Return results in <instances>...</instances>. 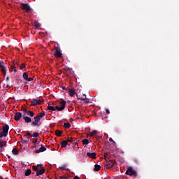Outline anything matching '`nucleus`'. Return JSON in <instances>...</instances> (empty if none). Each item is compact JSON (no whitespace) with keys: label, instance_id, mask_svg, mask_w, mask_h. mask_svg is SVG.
<instances>
[{"label":"nucleus","instance_id":"28","mask_svg":"<svg viewBox=\"0 0 179 179\" xmlns=\"http://www.w3.org/2000/svg\"><path fill=\"white\" fill-rule=\"evenodd\" d=\"M23 78H24V79H25V80H27V79L29 78V75L27 74V73H24Z\"/></svg>","mask_w":179,"mask_h":179},{"label":"nucleus","instance_id":"10","mask_svg":"<svg viewBox=\"0 0 179 179\" xmlns=\"http://www.w3.org/2000/svg\"><path fill=\"white\" fill-rule=\"evenodd\" d=\"M20 118H22V113L17 112L15 115V121H20Z\"/></svg>","mask_w":179,"mask_h":179},{"label":"nucleus","instance_id":"35","mask_svg":"<svg viewBox=\"0 0 179 179\" xmlns=\"http://www.w3.org/2000/svg\"><path fill=\"white\" fill-rule=\"evenodd\" d=\"M72 141H73V138H68L67 142H72Z\"/></svg>","mask_w":179,"mask_h":179},{"label":"nucleus","instance_id":"15","mask_svg":"<svg viewBox=\"0 0 179 179\" xmlns=\"http://www.w3.org/2000/svg\"><path fill=\"white\" fill-rule=\"evenodd\" d=\"M69 96H71V97H73V96H75V94H76V92L73 89H70L69 90Z\"/></svg>","mask_w":179,"mask_h":179},{"label":"nucleus","instance_id":"46","mask_svg":"<svg viewBox=\"0 0 179 179\" xmlns=\"http://www.w3.org/2000/svg\"><path fill=\"white\" fill-rule=\"evenodd\" d=\"M60 178H62H62H64V177H62V176H60Z\"/></svg>","mask_w":179,"mask_h":179},{"label":"nucleus","instance_id":"19","mask_svg":"<svg viewBox=\"0 0 179 179\" xmlns=\"http://www.w3.org/2000/svg\"><path fill=\"white\" fill-rule=\"evenodd\" d=\"M100 169H101V166H100V165L95 164L94 168V171H99V170H100Z\"/></svg>","mask_w":179,"mask_h":179},{"label":"nucleus","instance_id":"47","mask_svg":"<svg viewBox=\"0 0 179 179\" xmlns=\"http://www.w3.org/2000/svg\"><path fill=\"white\" fill-rule=\"evenodd\" d=\"M83 96H85V97H86V94H83Z\"/></svg>","mask_w":179,"mask_h":179},{"label":"nucleus","instance_id":"14","mask_svg":"<svg viewBox=\"0 0 179 179\" xmlns=\"http://www.w3.org/2000/svg\"><path fill=\"white\" fill-rule=\"evenodd\" d=\"M47 148L44 145H42L38 150L36 151V153H41V152H45Z\"/></svg>","mask_w":179,"mask_h":179},{"label":"nucleus","instance_id":"17","mask_svg":"<svg viewBox=\"0 0 179 179\" xmlns=\"http://www.w3.org/2000/svg\"><path fill=\"white\" fill-rule=\"evenodd\" d=\"M33 170H34V171H38V170H40L41 169V164H38L36 166H33Z\"/></svg>","mask_w":179,"mask_h":179},{"label":"nucleus","instance_id":"6","mask_svg":"<svg viewBox=\"0 0 179 179\" xmlns=\"http://www.w3.org/2000/svg\"><path fill=\"white\" fill-rule=\"evenodd\" d=\"M31 106H38L39 104H41V101L40 99H33L31 101Z\"/></svg>","mask_w":179,"mask_h":179},{"label":"nucleus","instance_id":"13","mask_svg":"<svg viewBox=\"0 0 179 179\" xmlns=\"http://www.w3.org/2000/svg\"><path fill=\"white\" fill-rule=\"evenodd\" d=\"M24 114H25V115H29V117H34V113L33 111L25 110Z\"/></svg>","mask_w":179,"mask_h":179},{"label":"nucleus","instance_id":"39","mask_svg":"<svg viewBox=\"0 0 179 179\" xmlns=\"http://www.w3.org/2000/svg\"><path fill=\"white\" fill-rule=\"evenodd\" d=\"M0 138H3V135L1 131L0 132Z\"/></svg>","mask_w":179,"mask_h":179},{"label":"nucleus","instance_id":"12","mask_svg":"<svg viewBox=\"0 0 179 179\" xmlns=\"http://www.w3.org/2000/svg\"><path fill=\"white\" fill-rule=\"evenodd\" d=\"M38 143H40V139L36 138V141L31 143L32 148H36L38 146Z\"/></svg>","mask_w":179,"mask_h":179},{"label":"nucleus","instance_id":"2","mask_svg":"<svg viewBox=\"0 0 179 179\" xmlns=\"http://www.w3.org/2000/svg\"><path fill=\"white\" fill-rule=\"evenodd\" d=\"M8 132H9V125L6 124L1 129V134H3L4 137L8 136Z\"/></svg>","mask_w":179,"mask_h":179},{"label":"nucleus","instance_id":"37","mask_svg":"<svg viewBox=\"0 0 179 179\" xmlns=\"http://www.w3.org/2000/svg\"><path fill=\"white\" fill-rule=\"evenodd\" d=\"M108 167H113V166H114V164H110V162L108 163Z\"/></svg>","mask_w":179,"mask_h":179},{"label":"nucleus","instance_id":"42","mask_svg":"<svg viewBox=\"0 0 179 179\" xmlns=\"http://www.w3.org/2000/svg\"><path fill=\"white\" fill-rule=\"evenodd\" d=\"M74 179H79V177L75 176Z\"/></svg>","mask_w":179,"mask_h":179},{"label":"nucleus","instance_id":"1","mask_svg":"<svg viewBox=\"0 0 179 179\" xmlns=\"http://www.w3.org/2000/svg\"><path fill=\"white\" fill-rule=\"evenodd\" d=\"M60 106L61 107L58 106H48V110H50V111H62L63 110H65V106H66V101L62 100L60 101Z\"/></svg>","mask_w":179,"mask_h":179},{"label":"nucleus","instance_id":"5","mask_svg":"<svg viewBox=\"0 0 179 179\" xmlns=\"http://www.w3.org/2000/svg\"><path fill=\"white\" fill-rule=\"evenodd\" d=\"M21 8L22 9H23L24 10H26V12L27 13H29V12H30V10H31V8H30V6L26 3H22L21 5Z\"/></svg>","mask_w":179,"mask_h":179},{"label":"nucleus","instance_id":"8","mask_svg":"<svg viewBox=\"0 0 179 179\" xmlns=\"http://www.w3.org/2000/svg\"><path fill=\"white\" fill-rule=\"evenodd\" d=\"M45 173V169L43 166V164H41V168L40 169H38V171L36 172V176H43Z\"/></svg>","mask_w":179,"mask_h":179},{"label":"nucleus","instance_id":"24","mask_svg":"<svg viewBox=\"0 0 179 179\" xmlns=\"http://www.w3.org/2000/svg\"><path fill=\"white\" fill-rule=\"evenodd\" d=\"M64 128H71V124H69V122H65L64 123Z\"/></svg>","mask_w":179,"mask_h":179},{"label":"nucleus","instance_id":"23","mask_svg":"<svg viewBox=\"0 0 179 179\" xmlns=\"http://www.w3.org/2000/svg\"><path fill=\"white\" fill-rule=\"evenodd\" d=\"M96 134H97V131L96 130H94L92 132L90 133V136H94V135H96Z\"/></svg>","mask_w":179,"mask_h":179},{"label":"nucleus","instance_id":"29","mask_svg":"<svg viewBox=\"0 0 179 179\" xmlns=\"http://www.w3.org/2000/svg\"><path fill=\"white\" fill-rule=\"evenodd\" d=\"M44 115H45V114L44 113H41L38 115H37V117H38L41 120V118H43Z\"/></svg>","mask_w":179,"mask_h":179},{"label":"nucleus","instance_id":"22","mask_svg":"<svg viewBox=\"0 0 179 179\" xmlns=\"http://www.w3.org/2000/svg\"><path fill=\"white\" fill-rule=\"evenodd\" d=\"M13 155H19V150L14 148L13 149Z\"/></svg>","mask_w":179,"mask_h":179},{"label":"nucleus","instance_id":"41","mask_svg":"<svg viewBox=\"0 0 179 179\" xmlns=\"http://www.w3.org/2000/svg\"><path fill=\"white\" fill-rule=\"evenodd\" d=\"M109 141H110V142H114V140H113L112 138H109Z\"/></svg>","mask_w":179,"mask_h":179},{"label":"nucleus","instance_id":"4","mask_svg":"<svg viewBox=\"0 0 179 179\" xmlns=\"http://www.w3.org/2000/svg\"><path fill=\"white\" fill-rule=\"evenodd\" d=\"M125 174L127 176H136V171L132 169V167L128 168L127 171H126Z\"/></svg>","mask_w":179,"mask_h":179},{"label":"nucleus","instance_id":"20","mask_svg":"<svg viewBox=\"0 0 179 179\" xmlns=\"http://www.w3.org/2000/svg\"><path fill=\"white\" fill-rule=\"evenodd\" d=\"M68 145V141H63L61 143L62 148H66V146Z\"/></svg>","mask_w":179,"mask_h":179},{"label":"nucleus","instance_id":"7","mask_svg":"<svg viewBox=\"0 0 179 179\" xmlns=\"http://www.w3.org/2000/svg\"><path fill=\"white\" fill-rule=\"evenodd\" d=\"M40 120H41L39 117L36 116L34 117V121L31 122V125L34 127H37V125H39Z\"/></svg>","mask_w":179,"mask_h":179},{"label":"nucleus","instance_id":"45","mask_svg":"<svg viewBox=\"0 0 179 179\" xmlns=\"http://www.w3.org/2000/svg\"><path fill=\"white\" fill-rule=\"evenodd\" d=\"M7 89H9V85H7Z\"/></svg>","mask_w":179,"mask_h":179},{"label":"nucleus","instance_id":"34","mask_svg":"<svg viewBox=\"0 0 179 179\" xmlns=\"http://www.w3.org/2000/svg\"><path fill=\"white\" fill-rule=\"evenodd\" d=\"M27 82H31L33 80V78H29L27 79Z\"/></svg>","mask_w":179,"mask_h":179},{"label":"nucleus","instance_id":"3","mask_svg":"<svg viewBox=\"0 0 179 179\" xmlns=\"http://www.w3.org/2000/svg\"><path fill=\"white\" fill-rule=\"evenodd\" d=\"M0 68L2 73H3V75H6V70H5L6 69V64H5L3 61H0Z\"/></svg>","mask_w":179,"mask_h":179},{"label":"nucleus","instance_id":"30","mask_svg":"<svg viewBox=\"0 0 179 179\" xmlns=\"http://www.w3.org/2000/svg\"><path fill=\"white\" fill-rule=\"evenodd\" d=\"M66 166H67V165L65 164V165L60 166L59 169H60V170H66Z\"/></svg>","mask_w":179,"mask_h":179},{"label":"nucleus","instance_id":"38","mask_svg":"<svg viewBox=\"0 0 179 179\" xmlns=\"http://www.w3.org/2000/svg\"><path fill=\"white\" fill-rule=\"evenodd\" d=\"M106 112L107 114H110V110L106 109Z\"/></svg>","mask_w":179,"mask_h":179},{"label":"nucleus","instance_id":"44","mask_svg":"<svg viewBox=\"0 0 179 179\" xmlns=\"http://www.w3.org/2000/svg\"><path fill=\"white\" fill-rule=\"evenodd\" d=\"M64 179H68V177H65V178H64Z\"/></svg>","mask_w":179,"mask_h":179},{"label":"nucleus","instance_id":"27","mask_svg":"<svg viewBox=\"0 0 179 179\" xmlns=\"http://www.w3.org/2000/svg\"><path fill=\"white\" fill-rule=\"evenodd\" d=\"M83 145H89V140L87 139L83 140Z\"/></svg>","mask_w":179,"mask_h":179},{"label":"nucleus","instance_id":"49","mask_svg":"<svg viewBox=\"0 0 179 179\" xmlns=\"http://www.w3.org/2000/svg\"><path fill=\"white\" fill-rule=\"evenodd\" d=\"M57 179V178H56Z\"/></svg>","mask_w":179,"mask_h":179},{"label":"nucleus","instance_id":"48","mask_svg":"<svg viewBox=\"0 0 179 179\" xmlns=\"http://www.w3.org/2000/svg\"><path fill=\"white\" fill-rule=\"evenodd\" d=\"M76 96H77V97H78V94H76Z\"/></svg>","mask_w":179,"mask_h":179},{"label":"nucleus","instance_id":"21","mask_svg":"<svg viewBox=\"0 0 179 179\" xmlns=\"http://www.w3.org/2000/svg\"><path fill=\"white\" fill-rule=\"evenodd\" d=\"M55 134H56L57 136H61V135H62V131L60 130H56Z\"/></svg>","mask_w":179,"mask_h":179},{"label":"nucleus","instance_id":"36","mask_svg":"<svg viewBox=\"0 0 179 179\" xmlns=\"http://www.w3.org/2000/svg\"><path fill=\"white\" fill-rule=\"evenodd\" d=\"M78 100H81V101H85V98H78Z\"/></svg>","mask_w":179,"mask_h":179},{"label":"nucleus","instance_id":"32","mask_svg":"<svg viewBox=\"0 0 179 179\" xmlns=\"http://www.w3.org/2000/svg\"><path fill=\"white\" fill-rule=\"evenodd\" d=\"M32 136H34V138H38V133H34V134H32Z\"/></svg>","mask_w":179,"mask_h":179},{"label":"nucleus","instance_id":"18","mask_svg":"<svg viewBox=\"0 0 179 179\" xmlns=\"http://www.w3.org/2000/svg\"><path fill=\"white\" fill-rule=\"evenodd\" d=\"M6 145L5 141H3L0 139V152H2V148Z\"/></svg>","mask_w":179,"mask_h":179},{"label":"nucleus","instance_id":"40","mask_svg":"<svg viewBox=\"0 0 179 179\" xmlns=\"http://www.w3.org/2000/svg\"><path fill=\"white\" fill-rule=\"evenodd\" d=\"M27 136H31V134H30V132H28V133H27Z\"/></svg>","mask_w":179,"mask_h":179},{"label":"nucleus","instance_id":"33","mask_svg":"<svg viewBox=\"0 0 179 179\" xmlns=\"http://www.w3.org/2000/svg\"><path fill=\"white\" fill-rule=\"evenodd\" d=\"M24 68H26V64H22L20 66V69H24Z\"/></svg>","mask_w":179,"mask_h":179},{"label":"nucleus","instance_id":"9","mask_svg":"<svg viewBox=\"0 0 179 179\" xmlns=\"http://www.w3.org/2000/svg\"><path fill=\"white\" fill-rule=\"evenodd\" d=\"M55 55L57 58H61V57H62V53H61V50H59V49H58V48H57L55 49Z\"/></svg>","mask_w":179,"mask_h":179},{"label":"nucleus","instance_id":"25","mask_svg":"<svg viewBox=\"0 0 179 179\" xmlns=\"http://www.w3.org/2000/svg\"><path fill=\"white\" fill-rule=\"evenodd\" d=\"M34 27L36 28V29H38V27H40V23L37 21H35L34 22Z\"/></svg>","mask_w":179,"mask_h":179},{"label":"nucleus","instance_id":"16","mask_svg":"<svg viewBox=\"0 0 179 179\" xmlns=\"http://www.w3.org/2000/svg\"><path fill=\"white\" fill-rule=\"evenodd\" d=\"M87 156L91 159H96V154L94 152H87Z\"/></svg>","mask_w":179,"mask_h":179},{"label":"nucleus","instance_id":"31","mask_svg":"<svg viewBox=\"0 0 179 179\" xmlns=\"http://www.w3.org/2000/svg\"><path fill=\"white\" fill-rule=\"evenodd\" d=\"M11 71L12 72H17V70H16V67L13 66H11Z\"/></svg>","mask_w":179,"mask_h":179},{"label":"nucleus","instance_id":"43","mask_svg":"<svg viewBox=\"0 0 179 179\" xmlns=\"http://www.w3.org/2000/svg\"><path fill=\"white\" fill-rule=\"evenodd\" d=\"M9 80V77L6 78V81Z\"/></svg>","mask_w":179,"mask_h":179},{"label":"nucleus","instance_id":"11","mask_svg":"<svg viewBox=\"0 0 179 179\" xmlns=\"http://www.w3.org/2000/svg\"><path fill=\"white\" fill-rule=\"evenodd\" d=\"M22 118L24 120L25 122H31V117L26 116V113H24Z\"/></svg>","mask_w":179,"mask_h":179},{"label":"nucleus","instance_id":"26","mask_svg":"<svg viewBox=\"0 0 179 179\" xmlns=\"http://www.w3.org/2000/svg\"><path fill=\"white\" fill-rule=\"evenodd\" d=\"M30 174H31V170L30 169H27L26 171H25V176H30Z\"/></svg>","mask_w":179,"mask_h":179}]
</instances>
